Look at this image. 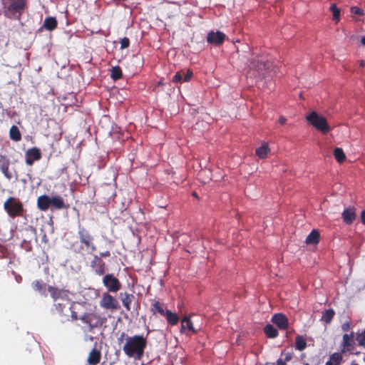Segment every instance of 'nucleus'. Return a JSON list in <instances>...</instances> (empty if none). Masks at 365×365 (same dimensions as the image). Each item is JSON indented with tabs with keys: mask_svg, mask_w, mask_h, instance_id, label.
<instances>
[{
	"mask_svg": "<svg viewBox=\"0 0 365 365\" xmlns=\"http://www.w3.org/2000/svg\"><path fill=\"white\" fill-rule=\"evenodd\" d=\"M73 321L81 320L85 324L84 328L88 331H93L96 328L101 327L105 322V319L102 318L95 312L83 313L82 304H76L73 307Z\"/></svg>",
	"mask_w": 365,
	"mask_h": 365,
	"instance_id": "f257e3e1",
	"label": "nucleus"
},
{
	"mask_svg": "<svg viewBox=\"0 0 365 365\" xmlns=\"http://www.w3.org/2000/svg\"><path fill=\"white\" fill-rule=\"evenodd\" d=\"M147 346V339L143 335L127 336L123 350L125 354L136 360H140Z\"/></svg>",
	"mask_w": 365,
	"mask_h": 365,
	"instance_id": "f03ea898",
	"label": "nucleus"
},
{
	"mask_svg": "<svg viewBox=\"0 0 365 365\" xmlns=\"http://www.w3.org/2000/svg\"><path fill=\"white\" fill-rule=\"evenodd\" d=\"M1 1L4 15L11 19H19L27 3V0H1Z\"/></svg>",
	"mask_w": 365,
	"mask_h": 365,
	"instance_id": "7ed1b4c3",
	"label": "nucleus"
},
{
	"mask_svg": "<svg viewBox=\"0 0 365 365\" xmlns=\"http://www.w3.org/2000/svg\"><path fill=\"white\" fill-rule=\"evenodd\" d=\"M4 209L11 218L22 217L25 212L23 203L19 198L14 197H9L6 200L4 203Z\"/></svg>",
	"mask_w": 365,
	"mask_h": 365,
	"instance_id": "20e7f679",
	"label": "nucleus"
},
{
	"mask_svg": "<svg viewBox=\"0 0 365 365\" xmlns=\"http://www.w3.org/2000/svg\"><path fill=\"white\" fill-rule=\"evenodd\" d=\"M78 237L81 245L84 247H81V250H90L91 252H96L97 247L94 243V237L91 232L84 227L78 226Z\"/></svg>",
	"mask_w": 365,
	"mask_h": 365,
	"instance_id": "39448f33",
	"label": "nucleus"
},
{
	"mask_svg": "<svg viewBox=\"0 0 365 365\" xmlns=\"http://www.w3.org/2000/svg\"><path fill=\"white\" fill-rule=\"evenodd\" d=\"M307 120L314 128L322 132L323 134L328 133L331 130L326 118L322 115H319L316 111L311 112L307 116Z\"/></svg>",
	"mask_w": 365,
	"mask_h": 365,
	"instance_id": "423d86ee",
	"label": "nucleus"
},
{
	"mask_svg": "<svg viewBox=\"0 0 365 365\" xmlns=\"http://www.w3.org/2000/svg\"><path fill=\"white\" fill-rule=\"evenodd\" d=\"M76 304L79 303L71 302L69 297L54 304L57 313L63 317V322L69 320V314H71L70 317L73 320V312L74 311L73 307Z\"/></svg>",
	"mask_w": 365,
	"mask_h": 365,
	"instance_id": "0eeeda50",
	"label": "nucleus"
},
{
	"mask_svg": "<svg viewBox=\"0 0 365 365\" xmlns=\"http://www.w3.org/2000/svg\"><path fill=\"white\" fill-rule=\"evenodd\" d=\"M103 284L110 292H117L121 288L120 281L112 274H107L103 277Z\"/></svg>",
	"mask_w": 365,
	"mask_h": 365,
	"instance_id": "6e6552de",
	"label": "nucleus"
},
{
	"mask_svg": "<svg viewBox=\"0 0 365 365\" xmlns=\"http://www.w3.org/2000/svg\"><path fill=\"white\" fill-rule=\"evenodd\" d=\"M100 306L108 310H115L119 308L118 300L108 292L103 294L100 301Z\"/></svg>",
	"mask_w": 365,
	"mask_h": 365,
	"instance_id": "1a4fd4ad",
	"label": "nucleus"
},
{
	"mask_svg": "<svg viewBox=\"0 0 365 365\" xmlns=\"http://www.w3.org/2000/svg\"><path fill=\"white\" fill-rule=\"evenodd\" d=\"M48 292L50 293L51 298L53 299L54 304L59 302L62 300L66 299L69 297L68 291L59 289L56 287L48 285Z\"/></svg>",
	"mask_w": 365,
	"mask_h": 365,
	"instance_id": "9d476101",
	"label": "nucleus"
},
{
	"mask_svg": "<svg viewBox=\"0 0 365 365\" xmlns=\"http://www.w3.org/2000/svg\"><path fill=\"white\" fill-rule=\"evenodd\" d=\"M90 266L93 269L95 274L97 275L101 276L103 275L106 272V263L98 255H93Z\"/></svg>",
	"mask_w": 365,
	"mask_h": 365,
	"instance_id": "9b49d317",
	"label": "nucleus"
},
{
	"mask_svg": "<svg viewBox=\"0 0 365 365\" xmlns=\"http://www.w3.org/2000/svg\"><path fill=\"white\" fill-rule=\"evenodd\" d=\"M180 333L190 335L197 334V329L194 327L193 322L190 319V316H185L181 320Z\"/></svg>",
	"mask_w": 365,
	"mask_h": 365,
	"instance_id": "f8f14e48",
	"label": "nucleus"
},
{
	"mask_svg": "<svg viewBox=\"0 0 365 365\" xmlns=\"http://www.w3.org/2000/svg\"><path fill=\"white\" fill-rule=\"evenodd\" d=\"M225 34L221 31H210L207 35V41L210 44L220 46L225 39Z\"/></svg>",
	"mask_w": 365,
	"mask_h": 365,
	"instance_id": "ddd939ff",
	"label": "nucleus"
},
{
	"mask_svg": "<svg viewBox=\"0 0 365 365\" xmlns=\"http://www.w3.org/2000/svg\"><path fill=\"white\" fill-rule=\"evenodd\" d=\"M354 341L349 340L346 334H344L343 335L342 342L341 344V354H345L346 352H349V354H351L359 355L360 354L359 351H356V352L354 351Z\"/></svg>",
	"mask_w": 365,
	"mask_h": 365,
	"instance_id": "4468645a",
	"label": "nucleus"
},
{
	"mask_svg": "<svg viewBox=\"0 0 365 365\" xmlns=\"http://www.w3.org/2000/svg\"><path fill=\"white\" fill-rule=\"evenodd\" d=\"M272 322L279 329L285 330L289 327L287 317L282 313L274 314L272 317Z\"/></svg>",
	"mask_w": 365,
	"mask_h": 365,
	"instance_id": "2eb2a0df",
	"label": "nucleus"
},
{
	"mask_svg": "<svg viewBox=\"0 0 365 365\" xmlns=\"http://www.w3.org/2000/svg\"><path fill=\"white\" fill-rule=\"evenodd\" d=\"M341 217L346 225H351L356 218V208L353 206L345 208L341 213Z\"/></svg>",
	"mask_w": 365,
	"mask_h": 365,
	"instance_id": "dca6fc26",
	"label": "nucleus"
},
{
	"mask_svg": "<svg viewBox=\"0 0 365 365\" xmlns=\"http://www.w3.org/2000/svg\"><path fill=\"white\" fill-rule=\"evenodd\" d=\"M37 207L41 211H46L51 207L50 197L47 195H42L37 198Z\"/></svg>",
	"mask_w": 365,
	"mask_h": 365,
	"instance_id": "f3484780",
	"label": "nucleus"
},
{
	"mask_svg": "<svg viewBox=\"0 0 365 365\" xmlns=\"http://www.w3.org/2000/svg\"><path fill=\"white\" fill-rule=\"evenodd\" d=\"M51 207L56 210H62L67 208L68 206L65 205L64 200L59 195H53L50 197Z\"/></svg>",
	"mask_w": 365,
	"mask_h": 365,
	"instance_id": "a211bd4d",
	"label": "nucleus"
},
{
	"mask_svg": "<svg viewBox=\"0 0 365 365\" xmlns=\"http://www.w3.org/2000/svg\"><path fill=\"white\" fill-rule=\"evenodd\" d=\"M31 287L34 291L38 292L42 296L45 297L47 296L46 290H48V286L42 280H34L31 283Z\"/></svg>",
	"mask_w": 365,
	"mask_h": 365,
	"instance_id": "6ab92c4d",
	"label": "nucleus"
},
{
	"mask_svg": "<svg viewBox=\"0 0 365 365\" xmlns=\"http://www.w3.org/2000/svg\"><path fill=\"white\" fill-rule=\"evenodd\" d=\"M101 359V351L99 350H97L96 349H93L88 354L87 361L91 365H96L100 362Z\"/></svg>",
	"mask_w": 365,
	"mask_h": 365,
	"instance_id": "aec40b11",
	"label": "nucleus"
},
{
	"mask_svg": "<svg viewBox=\"0 0 365 365\" xmlns=\"http://www.w3.org/2000/svg\"><path fill=\"white\" fill-rule=\"evenodd\" d=\"M166 309H165V305L160 303L159 301L153 300L151 304L150 312L155 314L158 313L160 316L165 315Z\"/></svg>",
	"mask_w": 365,
	"mask_h": 365,
	"instance_id": "412c9836",
	"label": "nucleus"
},
{
	"mask_svg": "<svg viewBox=\"0 0 365 365\" xmlns=\"http://www.w3.org/2000/svg\"><path fill=\"white\" fill-rule=\"evenodd\" d=\"M120 296L121 297L122 303L124 307L126 309L127 311L130 310V304L133 299H135V297L132 294H128L127 292L125 293H120Z\"/></svg>",
	"mask_w": 365,
	"mask_h": 365,
	"instance_id": "4be33fe9",
	"label": "nucleus"
},
{
	"mask_svg": "<svg viewBox=\"0 0 365 365\" xmlns=\"http://www.w3.org/2000/svg\"><path fill=\"white\" fill-rule=\"evenodd\" d=\"M320 240V234L318 230H313L307 237L305 242L308 245H317Z\"/></svg>",
	"mask_w": 365,
	"mask_h": 365,
	"instance_id": "5701e85b",
	"label": "nucleus"
},
{
	"mask_svg": "<svg viewBox=\"0 0 365 365\" xmlns=\"http://www.w3.org/2000/svg\"><path fill=\"white\" fill-rule=\"evenodd\" d=\"M58 22L55 17L49 16L45 19L43 27L48 31H53L57 28Z\"/></svg>",
	"mask_w": 365,
	"mask_h": 365,
	"instance_id": "b1692460",
	"label": "nucleus"
},
{
	"mask_svg": "<svg viewBox=\"0 0 365 365\" xmlns=\"http://www.w3.org/2000/svg\"><path fill=\"white\" fill-rule=\"evenodd\" d=\"M163 317H165L168 324H170L172 326H175V325L178 324V323L179 322L178 315L176 313L173 312L169 309H166V311L165 312V315Z\"/></svg>",
	"mask_w": 365,
	"mask_h": 365,
	"instance_id": "393cba45",
	"label": "nucleus"
},
{
	"mask_svg": "<svg viewBox=\"0 0 365 365\" xmlns=\"http://www.w3.org/2000/svg\"><path fill=\"white\" fill-rule=\"evenodd\" d=\"M26 160H40L41 158V152L38 148H32L29 149L26 153Z\"/></svg>",
	"mask_w": 365,
	"mask_h": 365,
	"instance_id": "a878e982",
	"label": "nucleus"
},
{
	"mask_svg": "<svg viewBox=\"0 0 365 365\" xmlns=\"http://www.w3.org/2000/svg\"><path fill=\"white\" fill-rule=\"evenodd\" d=\"M341 354V353L338 352L333 353L329 356V359L326 362V365H339L343 359Z\"/></svg>",
	"mask_w": 365,
	"mask_h": 365,
	"instance_id": "bb28decb",
	"label": "nucleus"
},
{
	"mask_svg": "<svg viewBox=\"0 0 365 365\" xmlns=\"http://www.w3.org/2000/svg\"><path fill=\"white\" fill-rule=\"evenodd\" d=\"M270 149L269 148L267 143H264L262 144L260 147L256 149V155L259 158H265L267 157L268 153H269Z\"/></svg>",
	"mask_w": 365,
	"mask_h": 365,
	"instance_id": "cd10ccee",
	"label": "nucleus"
},
{
	"mask_svg": "<svg viewBox=\"0 0 365 365\" xmlns=\"http://www.w3.org/2000/svg\"><path fill=\"white\" fill-rule=\"evenodd\" d=\"M9 138L15 142H19L21 140V133L16 125H12L9 130Z\"/></svg>",
	"mask_w": 365,
	"mask_h": 365,
	"instance_id": "c85d7f7f",
	"label": "nucleus"
},
{
	"mask_svg": "<svg viewBox=\"0 0 365 365\" xmlns=\"http://www.w3.org/2000/svg\"><path fill=\"white\" fill-rule=\"evenodd\" d=\"M264 331L268 338L274 339L278 336V331L272 324H267L264 327Z\"/></svg>",
	"mask_w": 365,
	"mask_h": 365,
	"instance_id": "c756f323",
	"label": "nucleus"
},
{
	"mask_svg": "<svg viewBox=\"0 0 365 365\" xmlns=\"http://www.w3.org/2000/svg\"><path fill=\"white\" fill-rule=\"evenodd\" d=\"M307 346L305 339L301 335H297L295 338V349L299 351H303L307 348Z\"/></svg>",
	"mask_w": 365,
	"mask_h": 365,
	"instance_id": "7c9ffc66",
	"label": "nucleus"
},
{
	"mask_svg": "<svg viewBox=\"0 0 365 365\" xmlns=\"http://www.w3.org/2000/svg\"><path fill=\"white\" fill-rule=\"evenodd\" d=\"M334 314L335 312L334 309H327L322 314V320L326 322L327 324H329L332 321Z\"/></svg>",
	"mask_w": 365,
	"mask_h": 365,
	"instance_id": "2f4dec72",
	"label": "nucleus"
},
{
	"mask_svg": "<svg viewBox=\"0 0 365 365\" xmlns=\"http://www.w3.org/2000/svg\"><path fill=\"white\" fill-rule=\"evenodd\" d=\"M9 161H2V163L0 165V169L1 172L4 173L5 177L9 180L13 178L12 173L9 170Z\"/></svg>",
	"mask_w": 365,
	"mask_h": 365,
	"instance_id": "473e14b6",
	"label": "nucleus"
},
{
	"mask_svg": "<svg viewBox=\"0 0 365 365\" xmlns=\"http://www.w3.org/2000/svg\"><path fill=\"white\" fill-rule=\"evenodd\" d=\"M123 73L120 67L119 66H114L111 68V73H110V78L114 80L117 81L122 78Z\"/></svg>",
	"mask_w": 365,
	"mask_h": 365,
	"instance_id": "72a5a7b5",
	"label": "nucleus"
},
{
	"mask_svg": "<svg viewBox=\"0 0 365 365\" xmlns=\"http://www.w3.org/2000/svg\"><path fill=\"white\" fill-rule=\"evenodd\" d=\"M270 62L265 61L262 58L258 60L257 64L255 66H253L254 68H255L257 71L259 72H262L263 70L268 69L270 66Z\"/></svg>",
	"mask_w": 365,
	"mask_h": 365,
	"instance_id": "f704fd0d",
	"label": "nucleus"
},
{
	"mask_svg": "<svg viewBox=\"0 0 365 365\" xmlns=\"http://www.w3.org/2000/svg\"><path fill=\"white\" fill-rule=\"evenodd\" d=\"M335 160H345V154L341 148H336L334 150Z\"/></svg>",
	"mask_w": 365,
	"mask_h": 365,
	"instance_id": "c9c22d12",
	"label": "nucleus"
},
{
	"mask_svg": "<svg viewBox=\"0 0 365 365\" xmlns=\"http://www.w3.org/2000/svg\"><path fill=\"white\" fill-rule=\"evenodd\" d=\"M330 10L333 14V19L336 21H339L340 16V11L336 7V4H331V6H330Z\"/></svg>",
	"mask_w": 365,
	"mask_h": 365,
	"instance_id": "e433bc0d",
	"label": "nucleus"
},
{
	"mask_svg": "<svg viewBox=\"0 0 365 365\" xmlns=\"http://www.w3.org/2000/svg\"><path fill=\"white\" fill-rule=\"evenodd\" d=\"M356 340L359 346L365 347V329L356 335Z\"/></svg>",
	"mask_w": 365,
	"mask_h": 365,
	"instance_id": "4c0bfd02",
	"label": "nucleus"
},
{
	"mask_svg": "<svg viewBox=\"0 0 365 365\" xmlns=\"http://www.w3.org/2000/svg\"><path fill=\"white\" fill-rule=\"evenodd\" d=\"M130 46V40L127 37H124L120 41V48L125 49L129 47Z\"/></svg>",
	"mask_w": 365,
	"mask_h": 365,
	"instance_id": "58836bf2",
	"label": "nucleus"
},
{
	"mask_svg": "<svg viewBox=\"0 0 365 365\" xmlns=\"http://www.w3.org/2000/svg\"><path fill=\"white\" fill-rule=\"evenodd\" d=\"M351 12L354 14L359 16H362L364 14L363 9L357 6H352L351 8Z\"/></svg>",
	"mask_w": 365,
	"mask_h": 365,
	"instance_id": "ea45409f",
	"label": "nucleus"
},
{
	"mask_svg": "<svg viewBox=\"0 0 365 365\" xmlns=\"http://www.w3.org/2000/svg\"><path fill=\"white\" fill-rule=\"evenodd\" d=\"M173 82L179 83L182 81V73L181 72H177L173 77Z\"/></svg>",
	"mask_w": 365,
	"mask_h": 365,
	"instance_id": "a19ab883",
	"label": "nucleus"
},
{
	"mask_svg": "<svg viewBox=\"0 0 365 365\" xmlns=\"http://www.w3.org/2000/svg\"><path fill=\"white\" fill-rule=\"evenodd\" d=\"M192 75H193L192 71L190 70H187L186 72V74L184 76L183 81L185 82L190 81L192 77Z\"/></svg>",
	"mask_w": 365,
	"mask_h": 365,
	"instance_id": "79ce46f5",
	"label": "nucleus"
},
{
	"mask_svg": "<svg viewBox=\"0 0 365 365\" xmlns=\"http://www.w3.org/2000/svg\"><path fill=\"white\" fill-rule=\"evenodd\" d=\"M281 355H282H282H284V360L286 362L289 361L292 359V356H293V354H292V353H291V352H287V353H285L284 351H282V352L281 353Z\"/></svg>",
	"mask_w": 365,
	"mask_h": 365,
	"instance_id": "37998d69",
	"label": "nucleus"
},
{
	"mask_svg": "<svg viewBox=\"0 0 365 365\" xmlns=\"http://www.w3.org/2000/svg\"><path fill=\"white\" fill-rule=\"evenodd\" d=\"M351 323L349 322H346L341 325V329L344 331H348L350 329Z\"/></svg>",
	"mask_w": 365,
	"mask_h": 365,
	"instance_id": "c03bdc74",
	"label": "nucleus"
},
{
	"mask_svg": "<svg viewBox=\"0 0 365 365\" xmlns=\"http://www.w3.org/2000/svg\"><path fill=\"white\" fill-rule=\"evenodd\" d=\"M110 256V252L108 250L100 252V254H99V257L101 258H102V257H108Z\"/></svg>",
	"mask_w": 365,
	"mask_h": 365,
	"instance_id": "a18cd8bd",
	"label": "nucleus"
},
{
	"mask_svg": "<svg viewBox=\"0 0 365 365\" xmlns=\"http://www.w3.org/2000/svg\"><path fill=\"white\" fill-rule=\"evenodd\" d=\"M360 217L361 223L365 225V209L361 211Z\"/></svg>",
	"mask_w": 365,
	"mask_h": 365,
	"instance_id": "49530a36",
	"label": "nucleus"
},
{
	"mask_svg": "<svg viewBox=\"0 0 365 365\" xmlns=\"http://www.w3.org/2000/svg\"><path fill=\"white\" fill-rule=\"evenodd\" d=\"M276 365H287V362L282 359H279L277 361Z\"/></svg>",
	"mask_w": 365,
	"mask_h": 365,
	"instance_id": "de8ad7c7",
	"label": "nucleus"
},
{
	"mask_svg": "<svg viewBox=\"0 0 365 365\" xmlns=\"http://www.w3.org/2000/svg\"><path fill=\"white\" fill-rule=\"evenodd\" d=\"M286 121H287V119H286L284 117H283V116H281V117L279 118V123L280 124H282V125L285 124Z\"/></svg>",
	"mask_w": 365,
	"mask_h": 365,
	"instance_id": "09e8293b",
	"label": "nucleus"
},
{
	"mask_svg": "<svg viewBox=\"0 0 365 365\" xmlns=\"http://www.w3.org/2000/svg\"><path fill=\"white\" fill-rule=\"evenodd\" d=\"M349 340H354V332L351 331L349 334H346Z\"/></svg>",
	"mask_w": 365,
	"mask_h": 365,
	"instance_id": "8fccbe9b",
	"label": "nucleus"
},
{
	"mask_svg": "<svg viewBox=\"0 0 365 365\" xmlns=\"http://www.w3.org/2000/svg\"><path fill=\"white\" fill-rule=\"evenodd\" d=\"M360 43L361 46H365V36L361 38Z\"/></svg>",
	"mask_w": 365,
	"mask_h": 365,
	"instance_id": "3c124183",
	"label": "nucleus"
},
{
	"mask_svg": "<svg viewBox=\"0 0 365 365\" xmlns=\"http://www.w3.org/2000/svg\"><path fill=\"white\" fill-rule=\"evenodd\" d=\"M26 162L28 165L31 166L34 161H26Z\"/></svg>",
	"mask_w": 365,
	"mask_h": 365,
	"instance_id": "603ef678",
	"label": "nucleus"
},
{
	"mask_svg": "<svg viewBox=\"0 0 365 365\" xmlns=\"http://www.w3.org/2000/svg\"><path fill=\"white\" fill-rule=\"evenodd\" d=\"M364 65H365V62H364V61H361V63H360V66H361V67H364Z\"/></svg>",
	"mask_w": 365,
	"mask_h": 365,
	"instance_id": "864d4df0",
	"label": "nucleus"
},
{
	"mask_svg": "<svg viewBox=\"0 0 365 365\" xmlns=\"http://www.w3.org/2000/svg\"><path fill=\"white\" fill-rule=\"evenodd\" d=\"M192 196L197 197V193L195 192H192Z\"/></svg>",
	"mask_w": 365,
	"mask_h": 365,
	"instance_id": "5fc2aeb1",
	"label": "nucleus"
},
{
	"mask_svg": "<svg viewBox=\"0 0 365 365\" xmlns=\"http://www.w3.org/2000/svg\"><path fill=\"white\" fill-rule=\"evenodd\" d=\"M124 336H125V333H123V334H121V338H122V337H123Z\"/></svg>",
	"mask_w": 365,
	"mask_h": 365,
	"instance_id": "6e6d98bb",
	"label": "nucleus"
},
{
	"mask_svg": "<svg viewBox=\"0 0 365 365\" xmlns=\"http://www.w3.org/2000/svg\"><path fill=\"white\" fill-rule=\"evenodd\" d=\"M304 365H309V363H305V364H304Z\"/></svg>",
	"mask_w": 365,
	"mask_h": 365,
	"instance_id": "4d7b16f0",
	"label": "nucleus"
},
{
	"mask_svg": "<svg viewBox=\"0 0 365 365\" xmlns=\"http://www.w3.org/2000/svg\"><path fill=\"white\" fill-rule=\"evenodd\" d=\"M351 365H358V364L355 363V364H352Z\"/></svg>",
	"mask_w": 365,
	"mask_h": 365,
	"instance_id": "13d9d810",
	"label": "nucleus"
}]
</instances>
